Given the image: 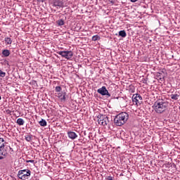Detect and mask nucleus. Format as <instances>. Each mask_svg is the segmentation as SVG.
Instances as JSON below:
<instances>
[{
	"label": "nucleus",
	"mask_w": 180,
	"mask_h": 180,
	"mask_svg": "<svg viewBox=\"0 0 180 180\" xmlns=\"http://www.w3.org/2000/svg\"><path fill=\"white\" fill-rule=\"evenodd\" d=\"M16 123L18 124V126H23V124H25V120H23L22 118H18Z\"/></svg>",
	"instance_id": "14"
},
{
	"label": "nucleus",
	"mask_w": 180,
	"mask_h": 180,
	"mask_svg": "<svg viewBox=\"0 0 180 180\" xmlns=\"http://www.w3.org/2000/svg\"><path fill=\"white\" fill-rule=\"evenodd\" d=\"M132 101L137 105V103H140V101H143V97H141L139 94H134L132 96Z\"/></svg>",
	"instance_id": "8"
},
{
	"label": "nucleus",
	"mask_w": 180,
	"mask_h": 180,
	"mask_svg": "<svg viewBox=\"0 0 180 180\" xmlns=\"http://www.w3.org/2000/svg\"><path fill=\"white\" fill-rule=\"evenodd\" d=\"M119 36H120L121 37H126L127 36V34H126V31L121 30L119 32Z\"/></svg>",
	"instance_id": "16"
},
{
	"label": "nucleus",
	"mask_w": 180,
	"mask_h": 180,
	"mask_svg": "<svg viewBox=\"0 0 180 180\" xmlns=\"http://www.w3.org/2000/svg\"><path fill=\"white\" fill-rule=\"evenodd\" d=\"M0 160H4V157L0 155Z\"/></svg>",
	"instance_id": "29"
},
{
	"label": "nucleus",
	"mask_w": 180,
	"mask_h": 180,
	"mask_svg": "<svg viewBox=\"0 0 180 180\" xmlns=\"http://www.w3.org/2000/svg\"><path fill=\"white\" fill-rule=\"evenodd\" d=\"M53 6H58V8H63L64 2L63 1V0H54Z\"/></svg>",
	"instance_id": "10"
},
{
	"label": "nucleus",
	"mask_w": 180,
	"mask_h": 180,
	"mask_svg": "<svg viewBox=\"0 0 180 180\" xmlns=\"http://www.w3.org/2000/svg\"><path fill=\"white\" fill-rule=\"evenodd\" d=\"M30 175H32V172L30 169L20 170L18 173V177L22 180L29 179Z\"/></svg>",
	"instance_id": "3"
},
{
	"label": "nucleus",
	"mask_w": 180,
	"mask_h": 180,
	"mask_svg": "<svg viewBox=\"0 0 180 180\" xmlns=\"http://www.w3.org/2000/svg\"><path fill=\"white\" fill-rule=\"evenodd\" d=\"M1 151V155H3V157H6L8 155V153H10V154H13V149L11 148L9 146L4 145L2 148L0 149Z\"/></svg>",
	"instance_id": "6"
},
{
	"label": "nucleus",
	"mask_w": 180,
	"mask_h": 180,
	"mask_svg": "<svg viewBox=\"0 0 180 180\" xmlns=\"http://www.w3.org/2000/svg\"><path fill=\"white\" fill-rule=\"evenodd\" d=\"M68 137H69V139H70V140H75V139H77V137H78V135L77 134V133H75L72 131H69L68 132Z\"/></svg>",
	"instance_id": "9"
},
{
	"label": "nucleus",
	"mask_w": 180,
	"mask_h": 180,
	"mask_svg": "<svg viewBox=\"0 0 180 180\" xmlns=\"http://www.w3.org/2000/svg\"><path fill=\"white\" fill-rule=\"evenodd\" d=\"M115 177L112 176H107L105 177L106 180H113Z\"/></svg>",
	"instance_id": "24"
},
{
	"label": "nucleus",
	"mask_w": 180,
	"mask_h": 180,
	"mask_svg": "<svg viewBox=\"0 0 180 180\" xmlns=\"http://www.w3.org/2000/svg\"><path fill=\"white\" fill-rule=\"evenodd\" d=\"M168 108V102L165 99H158L154 103V110L156 113H164Z\"/></svg>",
	"instance_id": "1"
},
{
	"label": "nucleus",
	"mask_w": 180,
	"mask_h": 180,
	"mask_svg": "<svg viewBox=\"0 0 180 180\" xmlns=\"http://www.w3.org/2000/svg\"><path fill=\"white\" fill-rule=\"evenodd\" d=\"M1 99H2V98H1V96H0V101H1Z\"/></svg>",
	"instance_id": "30"
},
{
	"label": "nucleus",
	"mask_w": 180,
	"mask_h": 180,
	"mask_svg": "<svg viewBox=\"0 0 180 180\" xmlns=\"http://www.w3.org/2000/svg\"><path fill=\"white\" fill-rule=\"evenodd\" d=\"M56 23L58 25V26H63L64 25V20L60 19L56 21Z\"/></svg>",
	"instance_id": "21"
},
{
	"label": "nucleus",
	"mask_w": 180,
	"mask_h": 180,
	"mask_svg": "<svg viewBox=\"0 0 180 180\" xmlns=\"http://www.w3.org/2000/svg\"><path fill=\"white\" fill-rule=\"evenodd\" d=\"M26 162H34V160H27Z\"/></svg>",
	"instance_id": "25"
},
{
	"label": "nucleus",
	"mask_w": 180,
	"mask_h": 180,
	"mask_svg": "<svg viewBox=\"0 0 180 180\" xmlns=\"http://www.w3.org/2000/svg\"><path fill=\"white\" fill-rule=\"evenodd\" d=\"M55 91H56V92H61V86H57L55 88Z\"/></svg>",
	"instance_id": "23"
},
{
	"label": "nucleus",
	"mask_w": 180,
	"mask_h": 180,
	"mask_svg": "<svg viewBox=\"0 0 180 180\" xmlns=\"http://www.w3.org/2000/svg\"><path fill=\"white\" fill-rule=\"evenodd\" d=\"M98 123L101 126H108L109 124V117L106 115H99L98 116Z\"/></svg>",
	"instance_id": "4"
},
{
	"label": "nucleus",
	"mask_w": 180,
	"mask_h": 180,
	"mask_svg": "<svg viewBox=\"0 0 180 180\" xmlns=\"http://www.w3.org/2000/svg\"><path fill=\"white\" fill-rule=\"evenodd\" d=\"M157 77H161V73L158 72V73H157Z\"/></svg>",
	"instance_id": "26"
},
{
	"label": "nucleus",
	"mask_w": 180,
	"mask_h": 180,
	"mask_svg": "<svg viewBox=\"0 0 180 180\" xmlns=\"http://www.w3.org/2000/svg\"><path fill=\"white\" fill-rule=\"evenodd\" d=\"M33 137L32 135H26L25 136V140L26 141L30 142L32 141V138Z\"/></svg>",
	"instance_id": "20"
},
{
	"label": "nucleus",
	"mask_w": 180,
	"mask_h": 180,
	"mask_svg": "<svg viewBox=\"0 0 180 180\" xmlns=\"http://www.w3.org/2000/svg\"><path fill=\"white\" fill-rule=\"evenodd\" d=\"M129 120V114L127 112H120L114 118V123L116 126H123Z\"/></svg>",
	"instance_id": "2"
},
{
	"label": "nucleus",
	"mask_w": 180,
	"mask_h": 180,
	"mask_svg": "<svg viewBox=\"0 0 180 180\" xmlns=\"http://www.w3.org/2000/svg\"><path fill=\"white\" fill-rule=\"evenodd\" d=\"M38 2H44V0H37Z\"/></svg>",
	"instance_id": "28"
},
{
	"label": "nucleus",
	"mask_w": 180,
	"mask_h": 180,
	"mask_svg": "<svg viewBox=\"0 0 180 180\" xmlns=\"http://www.w3.org/2000/svg\"><path fill=\"white\" fill-rule=\"evenodd\" d=\"M65 92H62V93H58L56 94V96H58V98H60V101H65Z\"/></svg>",
	"instance_id": "11"
},
{
	"label": "nucleus",
	"mask_w": 180,
	"mask_h": 180,
	"mask_svg": "<svg viewBox=\"0 0 180 180\" xmlns=\"http://www.w3.org/2000/svg\"><path fill=\"white\" fill-rule=\"evenodd\" d=\"M57 54H59V56H61V57H63V58H66V60H71L74 56V53H72V51H58Z\"/></svg>",
	"instance_id": "5"
},
{
	"label": "nucleus",
	"mask_w": 180,
	"mask_h": 180,
	"mask_svg": "<svg viewBox=\"0 0 180 180\" xmlns=\"http://www.w3.org/2000/svg\"><path fill=\"white\" fill-rule=\"evenodd\" d=\"M2 54L3 56H4V57H9V56H11V51L8 49H4L2 51Z\"/></svg>",
	"instance_id": "13"
},
{
	"label": "nucleus",
	"mask_w": 180,
	"mask_h": 180,
	"mask_svg": "<svg viewBox=\"0 0 180 180\" xmlns=\"http://www.w3.org/2000/svg\"><path fill=\"white\" fill-rule=\"evenodd\" d=\"M98 94H100V95H102V96H108V98H110V94L106 89V86H103L101 88L98 89L97 90Z\"/></svg>",
	"instance_id": "7"
},
{
	"label": "nucleus",
	"mask_w": 180,
	"mask_h": 180,
	"mask_svg": "<svg viewBox=\"0 0 180 180\" xmlns=\"http://www.w3.org/2000/svg\"><path fill=\"white\" fill-rule=\"evenodd\" d=\"M180 95L179 94H172L170 95V98L172 101H178L179 99Z\"/></svg>",
	"instance_id": "12"
},
{
	"label": "nucleus",
	"mask_w": 180,
	"mask_h": 180,
	"mask_svg": "<svg viewBox=\"0 0 180 180\" xmlns=\"http://www.w3.org/2000/svg\"><path fill=\"white\" fill-rule=\"evenodd\" d=\"M39 124L43 127H46V126H47V122L44 119H41V120L39 122Z\"/></svg>",
	"instance_id": "15"
},
{
	"label": "nucleus",
	"mask_w": 180,
	"mask_h": 180,
	"mask_svg": "<svg viewBox=\"0 0 180 180\" xmlns=\"http://www.w3.org/2000/svg\"><path fill=\"white\" fill-rule=\"evenodd\" d=\"M6 72H4V71H1V70H0V77H1V78H4V77H6Z\"/></svg>",
	"instance_id": "22"
},
{
	"label": "nucleus",
	"mask_w": 180,
	"mask_h": 180,
	"mask_svg": "<svg viewBox=\"0 0 180 180\" xmlns=\"http://www.w3.org/2000/svg\"><path fill=\"white\" fill-rule=\"evenodd\" d=\"M5 145V140L4 138H0V149Z\"/></svg>",
	"instance_id": "19"
},
{
	"label": "nucleus",
	"mask_w": 180,
	"mask_h": 180,
	"mask_svg": "<svg viewBox=\"0 0 180 180\" xmlns=\"http://www.w3.org/2000/svg\"><path fill=\"white\" fill-rule=\"evenodd\" d=\"M131 2H137L138 0H130Z\"/></svg>",
	"instance_id": "27"
},
{
	"label": "nucleus",
	"mask_w": 180,
	"mask_h": 180,
	"mask_svg": "<svg viewBox=\"0 0 180 180\" xmlns=\"http://www.w3.org/2000/svg\"><path fill=\"white\" fill-rule=\"evenodd\" d=\"M4 41L6 44H12V39H11L10 37H6L4 39Z\"/></svg>",
	"instance_id": "17"
},
{
	"label": "nucleus",
	"mask_w": 180,
	"mask_h": 180,
	"mask_svg": "<svg viewBox=\"0 0 180 180\" xmlns=\"http://www.w3.org/2000/svg\"><path fill=\"white\" fill-rule=\"evenodd\" d=\"M92 41H96L98 40H101V37L99 35H94L92 37Z\"/></svg>",
	"instance_id": "18"
}]
</instances>
